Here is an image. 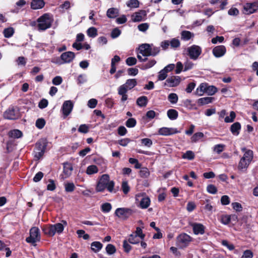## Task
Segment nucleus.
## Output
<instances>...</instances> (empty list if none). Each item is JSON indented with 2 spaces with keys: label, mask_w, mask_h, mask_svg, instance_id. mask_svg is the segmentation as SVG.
<instances>
[{
  "label": "nucleus",
  "mask_w": 258,
  "mask_h": 258,
  "mask_svg": "<svg viewBox=\"0 0 258 258\" xmlns=\"http://www.w3.org/2000/svg\"><path fill=\"white\" fill-rule=\"evenodd\" d=\"M133 213V210L130 208H119L116 209L115 214L116 216L123 219H127Z\"/></svg>",
  "instance_id": "obj_8"
},
{
  "label": "nucleus",
  "mask_w": 258,
  "mask_h": 258,
  "mask_svg": "<svg viewBox=\"0 0 258 258\" xmlns=\"http://www.w3.org/2000/svg\"><path fill=\"white\" fill-rule=\"evenodd\" d=\"M194 36V33L189 31L184 30L181 33V39L184 41H188Z\"/></svg>",
  "instance_id": "obj_25"
},
{
  "label": "nucleus",
  "mask_w": 258,
  "mask_h": 258,
  "mask_svg": "<svg viewBox=\"0 0 258 258\" xmlns=\"http://www.w3.org/2000/svg\"><path fill=\"white\" fill-rule=\"evenodd\" d=\"M221 221L224 225L228 224L230 222V217L228 215H224L221 216Z\"/></svg>",
  "instance_id": "obj_64"
},
{
  "label": "nucleus",
  "mask_w": 258,
  "mask_h": 258,
  "mask_svg": "<svg viewBox=\"0 0 258 258\" xmlns=\"http://www.w3.org/2000/svg\"><path fill=\"white\" fill-rule=\"evenodd\" d=\"M139 53L137 55L138 59L141 62L148 60L147 56H150V44L145 43L140 45Z\"/></svg>",
  "instance_id": "obj_4"
},
{
  "label": "nucleus",
  "mask_w": 258,
  "mask_h": 258,
  "mask_svg": "<svg viewBox=\"0 0 258 258\" xmlns=\"http://www.w3.org/2000/svg\"><path fill=\"white\" fill-rule=\"evenodd\" d=\"M121 188L122 189L123 192L124 194H127L129 192L130 187L127 181H122L121 184Z\"/></svg>",
  "instance_id": "obj_55"
},
{
  "label": "nucleus",
  "mask_w": 258,
  "mask_h": 258,
  "mask_svg": "<svg viewBox=\"0 0 258 258\" xmlns=\"http://www.w3.org/2000/svg\"><path fill=\"white\" fill-rule=\"evenodd\" d=\"M170 46L171 48L176 49L179 47L180 45V41L176 38H174L169 40Z\"/></svg>",
  "instance_id": "obj_39"
},
{
  "label": "nucleus",
  "mask_w": 258,
  "mask_h": 258,
  "mask_svg": "<svg viewBox=\"0 0 258 258\" xmlns=\"http://www.w3.org/2000/svg\"><path fill=\"white\" fill-rule=\"evenodd\" d=\"M112 208L111 205L109 203H105L103 204L101 207V210L103 213L109 212Z\"/></svg>",
  "instance_id": "obj_41"
},
{
  "label": "nucleus",
  "mask_w": 258,
  "mask_h": 258,
  "mask_svg": "<svg viewBox=\"0 0 258 258\" xmlns=\"http://www.w3.org/2000/svg\"><path fill=\"white\" fill-rule=\"evenodd\" d=\"M45 124V121L43 118H38L36 120L35 125L36 126L39 128L41 129L42 128Z\"/></svg>",
  "instance_id": "obj_53"
},
{
  "label": "nucleus",
  "mask_w": 258,
  "mask_h": 258,
  "mask_svg": "<svg viewBox=\"0 0 258 258\" xmlns=\"http://www.w3.org/2000/svg\"><path fill=\"white\" fill-rule=\"evenodd\" d=\"M74 107V103L71 100L65 101L61 107V111L64 118L67 117L72 112Z\"/></svg>",
  "instance_id": "obj_10"
},
{
  "label": "nucleus",
  "mask_w": 258,
  "mask_h": 258,
  "mask_svg": "<svg viewBox=\"0 0 258 258\" xmlns=\"http://www.w3.org/2000/svg\"><path fill=\"white\" fill-rule=\"evenodd\" d=\"M217 91V89L216 87L213 86H207L206 89V93H207L209 95H213Z\"/></svg>",
  "instance_id": "obj_54"
},
{
  "label": "nucleus",
  "mask_w": 258,
  "mask_h": 258,
  "mask_svg": "<svg viewBox=\"0 0 258 258\" xmlns=\"http://www.w3.org/2000/svg\"><path fill=\"white\" fill-rule=\"evenodd\" d=\"M46 147V143L45 141L41 140L37 142L36 144L35 149L37 150L45 152Z\"/></svg>",
  "instance_id": "obj_29"
},
{
  "label": "nucleus",
  "mask_w": 258,
  "mask_h": 258,
  "mask_svg": "<svg viewBox=\"0 0 258 258\" xmlns=\"http://www.w3.org/2000/svg\"><path fill=\"white\" fill-rule=\"evenodd\" d=\"M121 34V31L118 28L113 29L111 32V37L114 39L118 37Z\"/></svg>",
  "instance_id": "obj_59"
},
{
  "label": "nucleus",
  "mask_w": 258,
  "mask_h": 258,
  "mask_svg": "<svg viewBox=\"0 0 258 258\" xmlns=\"http://www.w3.org/2000/svg\"><path fill=\"white\" fill-rule=\"evenodd\" d=\"M183 159H187L189 160H191L195 158V154L191 151H187L182 156Z\"/></svg>",
  "instance_id": "obj_46"
},
{
  "label": "nucleus",
  "mask_w": 258,
  "mask_h": 258,
  "mask_svg": "<svg viewBox=\"0 0 258 258\" xmlns=\"http://www.w3.org/2000/svg\"><path fill=\"white\" fill-rule=\"evenodd\" d=\"M114 182L110 180L108 174H104L101 176L96 186V190L99 192L104 191L106 188L108 191H113Z\"/></svg>",
  "instance_id": "obj_1"
},
{
  "label": "nucleus",
  "mask_w": 258,
  "mask_h": 258,
  "mask_svg": "<svg viewBox=\"0 0 258 258\" xmlns=\"http://www.w3.org/2000/svg\"><path fill=\"white\" fill-rule=\"evenodd\" d=\"M207 88V84L206 83H202L197 88L196 94L198 96H202L204 93H206V89Z\"/></svg>",
  "instance_id": "obj_24"
},
{
  "label": "nucleus",
  "mask_w": 258,
  "mask_h": 258,
  "mask_svg": "<svg viewBox=\"0 0 258 258\" xmlns=\"http://www.w3.org/2000/svg\"><path fill=\"white\" fill-rule=\"evenodd\" d=\"M98 172V169L97 167L95 165H91L88 166L86 171L88 175H92L95 173H97Z\"/></svg>",
  "instance_id": "obj_36"
},
{
  "label": "nucleus",
  "mask_w": 258,
  "mask_h": 258,
  "mask_svg": "<svg viewBox=\"0 0 258 258\" xmlns=\"http://www.w3.org/2000/svg\"><path fill=\"white\" fill-rule=\"evenodd\" d=\"M187 55L193 60H197L202 53V48L198 45H192L186 49Z\"/></svg>",
  "instance_id": "obj_6"
},
{
  "label": "nucleus",
  "mask_w": 258,
  "mask_h": 258,
  "mask_svg": "<svg viewBox=\"0 0 258 258\" xmlns=\"http://www.w3.org/2000/svg\"><path fill=\"white\" fill-rule=\"evenodd\" d=\"M75 57V54L74 52L72 51H67L62 53L60 58L62 62H60V64L62 63H69L72 62Z\"/></svg>",
  "instance_id": "obj_13"
},
{
  "label": "nucleus",
  "mask_w": 258,
  "mask_h": 258,
  "mask_svg": "<svg viewBox=\"0 0 258 258\" xmlns=\"http://www.w3.org/2000/svg\"><path fill=\"white\" fill-rule=\"evenodd\" d=\"M141 143L142 145L148 148L151 147L153 145L152 141L149 138H144L141 140Z\"/></svg>",
  "instance_id": "obj_47"
},
{
  "label": "nucleus",
  "mask_w": 258,
  "mask_h": 258,
  "mask_svg": "<svg viewBox=\"0 0 258 258\" xmlns=\"http://www.w3.org/2000/svg\"><path fill=\"white\" fill-rule=\"evenodd\" d=\"M242 152H244L243 157L241 158L238 168L239 170L246 169L252 160L253 157V152L251 150H247L245 148L241 149Z\"/></svg>",
  "instance_id": "obj_2"
},
{
  "label": "nucleus",
  "mask_w": 258,
  "mask_h": 258,
  "mask_svg": "<svg viewBox=\"0 0 258 258\" xmlns=\"http://www.w3.org/2000/svg\"><path fill=\"white\" fill-rule=\"evenodd\" d=\"M147 13L145 10H140L135 13L132 16V20L134 22H140L144 20L146 16Z\"/></svg>",
  "instance_id": "obj_18"
},
{
  "label": "nucleus",
  "mask_w": 258,
  "mask_h": 258,
  "mask_svg": "<svg viewBox=\"0 0 258 258\" xmlns=\"http://www.w3.org/2000/svg\"><path fill=\"white\" fill-rule=\"evenodd\" d=\"M140 175L142 178H147L150 175L149 169L146 167H142L140 171Z\"/></svg>",
  "instance_id": "obj_44"
},
{
  "label": "nucleus",
  "mask_w": 258,
  "mask_h": 258,
  "mask_svg": "<svg viewBox=\"0 0 258 258\" xmlns=\"http://www.w3.org/2000/svg\"><path fill=\"white\" fill-rule=\"evenodd\" d=\"M64 187L67 192H71L74 190L75 186L73 182H69L64 184Z\"/></svg>",
  "instance_id": "obj_52"
},
{
  "label": "nucleus",
  "mask_w": 258,
  "mask_h": 258,
  "mask_svg": "<svg viewBox=\"0 0 258 258\" xmlns=\"http://www.w3.org/2000/svg\"><path fill=\"white\" fill-rule=\"evenodd\" d=\"M191 240V237L186 233H182L177 237V242L180 247H185Z\"/></svg>",
  "instance_id": "obj_9"
},
{
  "label": "nucleus",
  "mask_w": 258,
  "mask_h": 258,
  "mask_svg": "<svg viewBox=\"0 0 258 258\" xmlns=\"http://www.w3.org/2000/svg\"><path fill=\"white\" fill-rule=\"evenodd\" d=\"M8 135L10 138L18 139L22 136V133L19 130H13L10 131Z\"/></svg>",
  "instance_id": "obj_30"
},
{
  "label": "nucleus",
  "mask_w": 258,
  "mask_h": 258,
  "mask_svg": "<svg viewBox=\"0 0 258 258\" xmlns=\"http://www.w3.org/2000/svg\"><path fill=\"white\" fill-rule=\"evenodd\" d=\"M236 117L235 113L232 111L230 113L229 116H226L224 119V121L226 123H230L233 122Z\"/></svg>",
  "instance_id": "obj_50"
},
{
  "label": "nucleus",
  "mask_w": 258,
  "mask_h": 258,
  "mask_svg": "<svg viewBox=\"0 0 258 258\" xmlns=\"http://www.w3.org/2000/svg\"><path fill=\"white\" fill-rule=\"evenodd\" d=\"M126 5L130 8H137L139 6V2L138 0H130L127 2Z\"/></svg>",
  "instance_id": "obj_48"
},
{
  "label": "nucleus",
  "mask_w": 258,
  "mask_h": 258,
  "mask_svg": "<svg viewBox=\"0 0 258 258\" xmlns=\"http://www.w3.org/2000/svg\"><path fill=\"white\" fill-rule=\"evenodd\" d=\"M241 130V124L239 122L233 123L230 127V131L234 136H237Z\"/></svg>",
  "instance_id": "obj_20"
},
{
  "label": "nucleus",
  "mask_w": 258,
  "mask_h": 258,
  "mask_svg": "<svg viewBox=\"0 0 258 258\" xmlns=\"http://www.w3.org/2000/svg\"><path fill=\"white\" fill-rule=\"evenodd\" d=\"M169 101L172 104H175L177 102L178 97L175 93H170L168 96Z\"/></svg>",
  "instance_id": "obj_43"
},
{
  "label": "nucleus",
  "mask_w": 258,
  "mask_h": 258,
  "mask_svg": "<svg viewBox=\"0 0 258 258\" xmlns=\"http://www.w3.org/2000/svg\"><path fill=\"white\" fill-rule=\"evenodd\" d=\"M14 33V30L12 27L6 28L4 30V36L6 38H10L13 36Z\"/></svg>",
  "instance_id": "obj_42"
},
{
  "label": "nucleus",
  "mask_w": 258,
  "mask_h": 258,
  "mask_svg": "<svg viewBox=\"0 0 258 258\" xmlns=\"http://www.w3.org/2000/svg\"><path fill=\"white\" fill-rule=\"evenodd\" d=\"M106 15L109 18H115L118 15V10L114 8H110L107 11Z\"/></svg>",
  "instance_id": "obj_22"
},
{
  "label": "nucleus",
  "mask_w": 258,
  "mask_h": 258,
  "mask_svg": "<svg viewBox=\"0 0 258 258\" xmlns=\"http://www.w3.org/2000/svg\"><path fill=\"white\" fill-rule=\"evenodd\" d=\"M214 100V98L211 97H206L199 98L198 100L197 103L199 105H204L212 103Z\"/></svg>",
  "instance_id": "obj_23"
},
{
  "label": "nucleus",
  "mask_w": 258,
  "mask_h": 258,
  "mask_svg": "<svg viewBox=\"0 0 258 258\" xmlns=\"http://www.w3.org/2000/svg\"><path fill=\"white\" fill-rule=\"evenodd\" d=\"M137 85V81L136 79H127L126 81V82L120 86L119 87L121 88L123 87L126 89L127 91H128V90H131L134 88L136 85Z\"/></svg>",
  "instance_id": "obj_19"
},
{
  "label": "nucleus",
  "mask_w": 258,
  "mask_h": 258,
  "mask_svg": "<svg viewBox=\"0 0 258 258\" xmlns=\"http://www.w3.org/2000/svg\"><path fill=\"white\" fill-rule=\"evenodd\" d=\"M78 131L81 133L86 134L89 132V126L85 124H81L78 128Z\"/></svg>",
  "instance_id": "obj_60"
},
{
  "label": "nucleus",
  "mask_w": 258,
  "mask_h": 258,
  "mask_svg": "<svg viewBox=\"0 0 258 258\" xmlns=\"http://www.w3.org/2000/svg\"><path fill=\"white\" fill-rule=\"evenodd\" d=\"M52 225L53 228L54 234L56 233L60 234L62 233L64 230V226L62 223H58Z\"/></svg>",
  "instance_id": "obj_35"
},
{
  "label": "nucleus",
  "mask_w": 258,
  "mask_h": 258,
  "mask_svg": "<svg viewBox=\"0 0 258 258\" xmlns=\"http://www.w3.org/2000/svg\"><path fill=\"white\" fill-rule=\"evenodd\" d=\"M226 49L223 45H219L215 47L212 50L213 55L216 57L223 56L226 53Z\"/></svg>",
  "instance_id": "obj_17"
},
{
  "label": "nucleus",
  "mask_w": 258,
  "mask_h": 258,
  "mask_svg": "<svg viewBox=\"0 0 258 258\" xmlns=\"http://www.w3.org/2000/svg\"><path fill=\"white\" fill-rule=\"evenodd\" d=\"M140 239L137 235L132 234L129 236L127 240L131 244H136L140 242Z\"/></svg>",
  "instance_id": "obj_34"
},
{
  "label": "nucleus",
  "mask_w": 258,
  "mask_h": 258,
  "mask_svg": "<svg viewBox=\"0 0 258 258\" xmlns=\"http://www.w3.org/2000/svg\"><path fill=\"white\" fill-rule=\"evenodd\" d=\"M181 78L179 76H171L167 79L164 83V86L168 87H174L178 86L180 83Z\"/></svg>",
  "instance_id": "obj_12"
},
{
  "label": "nucleus",
  "mask_w": 258,
  "mask_h": 258,
  "mask_svg": "<svg viewBox=\"0 0 258 258\" xmlns=\"http://www.w3.org/2000/svg\"><path fill=\"white\" fill-rule=\"evenodd\" d=\"M63 174L61 176L62 178L64 179L69 177L71 175L73 168L72 165L68 162L64 163L63 164Z\"/></svg>",
  "instance_id": "obj_16"
},
{
  "label": "nucleus",
  "mask_w": 258,
  "mask_h": 258,
  "mask_svg": "<svg viewBox=\"0 0 258 258\" xmlns=\"http://www.w3.org/2000/svg\"><path fill=\"white\" fill-rule=\"evenodd\" d=\"M102 247V244L99 241H94L91 244V248L94 252L99 251Z\"/></svg>",
  "instance_id": "obj_27"
},
{
  "label": "nucleus",
  "mask_w": 258,
  "mask_h": 258,
  "mask_svg": "<svg viewBox=\"0 0 258 258\" xmlns=\"http://www.w3.org/2000/svg\"><path fill=\"white\" fill-rule=\"evenodd\" d=\"M160 51V48L159 47L154 46L153 44L150 45V56H155L157 55Z\"/></svg>",
  "instance_id": "obj_45"
},
{
  "label": "nucleus",
  "mask_w": 258,
  "mask_h": 258,
  "mask_svg": "<svg viewBox=\"0 0 258 258\" xmlns=\"http://www.w3.org/2000/svg\"><path fill=\"white\" fill-rule=\"evenodd\" d=\"M127 91L126 89L124 88V87L118 88V94L121 96V101L124 102L127 99V95L126 94Z\"/></svg>",
  "instance_id": "obj_28"
},
{
  "label": "nucleus",
  "mask_w": 258,
  "mask_h": 258,
  "mask_svg": "<svg viewBox=\"0 0 258 258\" xmlns=\"http://www.w3.org/2000/svg\"><path fill=\"white\" fill-rule=\"evenodd\" d=\"M137 59L134 57H129L126 59L125 62L128 66H132L136 64Z\"/></svg>",
  "instance_id": "obj_56"
},
{
  "label": "nucleus",
  "mask_w": 258,
  "mask_h": 258,
  "mask_svg": "<svg viewBox=\"0 0 258 258\" xmlns=\"http://www.w3.org/2000/svg\"><path fill=\"white\" fill-rule=\"evenodd\" d=\"M179 132L175 128H169L163 127L158 130V134L162 136H170L174 134H177Z\"/></svg>",
  "instance_id": "obj_15"
},
{
  "label": "nucleus",
  "mask_w": 258,
  "mask_h": 258,
  "mask_svg": "<svg viewBox=\"0 0 258 258\" xmlns=\"http://www.w3.org/2000/svg\"><path fill=\"white\" fill-rule=\"evenodd\" d=\"M156 63L154 59H150L146 64H142L141 69L142 70H147L153 67Z\"/></svg>",
  "instance_id": "obj_38"
},
{
  "label": "nucleus",
  "mask_w": 258,
  "mask_h": 258,
  "mask_svg": "<svg viewBox=\"0 0 258 258\" xmlns=\"http://www.w3.org/2000/svg\"><path fill=\"white\" fill-rule=\"evenodd\" d=\"M150 204V199L148 197L143 198L140 203V206L142 209L147 208L149 206Z\"/></svg>",
  "instance_id": "obj_31"
},
{
  "label": "nucleus",
  "mask_w": 258,
  "mask_h": 258,
  "mask_svg": "<svg viewBox=\"0 0 258 258\" xmlns=\"http://www.w3.org/2000/svg\"><path fill=\"white\" fill-rule=\"evenodd\" d=\"M167 76V73L164 69H162L159 72L158 79L159 81H163L165 80Z\"/></svg>",
  "instance_id": "obj_58"
},
{
  "label": "nucleus",
  "mask_w": 258,
  "mask_h": 258,
  "mask_svg": "<svg viewBox=\"0 0 258 258\" xmlns=\"http://www.w3.org/2000/svg\"><path fill=\"white\" fill-rule=\"evenodd\" d=\"M137 124L136 120L134 118H130L128 119L126 122L125 125L127 127H133L136 126Z\"/></svg>",
  "instance_id": "obj_51"
},
{
  "label": "nucleus",
  "mask_w": 258,
  "mask_h": 258,
  "mask_svg": "<svg viewBox=\"0 0 258 258\" xmlns=\"http://www.w3.org/2000/svg\"><path fill=\"white\" fill-rule=\"evenodd\" d=\"M207 190L210 194H215L217 192V188L213 184H209L207 187Z\"/></svg>",
  "instance_id": "obj_57"
},
{
  "label": "nucleus",
  "mask_w": 258,
  "mask_h": 258,
  "mask_svg": "<svg viewBox=\"0 0 258 258\" xmlns=\"http://www.w3.org/2000/svg\"><path fill=\"white\" fill-rule=\"evenodd\" d=\"M137 104L140 107H145L148 103V98L146 96H141L137 99Z\"/></svg>",
  "instance_id": "obj_33"
},
{
  "label": "nucleus",
  "mask_w": 258,
  "mask_h": 258,
  "mask_svg": "<svg viewBox=\"0 0 258 258\" xmlns=\"http://www.w3.org/2000/svg\"><path fill=\"white\" fill-rule=\"evenodd\" d=\"M42 230L45 234L49 236L52 237L55 235L52 225L44 227Z\"/></svg>",
  "instance_id": "obj_26"
},
{
  "label": "nucleus",
  "mask_w": 258,
  "mask_h": 258,
  "mask_svg": "<svg viewBox=\"0 0 258 258\" xmlns=\"http://www.w3.org/2000/svg\"><path fill=\"white\" fill-rule=\"evenodd\" d=\"M87 35L91 38H95L98 35L97 30L96 28L92 27L87 30Z\"/></svg>",
  "instance_id": "obj_37"
},
{
  "label": "nucleus",
  "mask_w": 258,
  "mask_h": 258,
  "mask_svg": "<svg viewBox=\"0 0 258 258\" xmlns=\"http://www.w3.org/2000/svg\"><path fill=\"white\" fill-rule=\"evenodd\" d=\"M48 182L49 183L47 185V189L50 191H53L56 188L54 181L52 179H49Z\"/></svg>",
  "instance_id": "obj_63"
},
{
  "label": "nucleus",
  "mask_w": 258,
  "mask_h": 258,
  "mask_svg": "<svg viewBox=\"0 0 258 258\" xmlns=\"http://www.w3.org/2000/svg\"><path fill=\"white\" fill-rule=\"evenodd\" d=\"M204 136V135L202 132H198L194 134L193 136L191 137V141L192 142L196 143L200 139H202Z\"/></svg>",
  "instance_id": "obj_40"
},
{
  "label": "nucleus",
  "mask_w": 258,
  "mask_h": 258,
  "mask_svg": "<svg viewBox=\"0 0 258 258\" xmlns=\"http://www.w3.org/2000/svg\"><path fill=\"white\" fill-rule=\"evenodd\" d=\"M29 233L30 236L26 239V241L28 243H34L40 241V233L38 227H32L30 230Z\"/></svg>",
  "instance_id": "obj_5"
},
{
  "label": "nucleus",
  "mask_w": 258,
  "mask_h": 258,
  "mask_svg": "<svg viewBox=\"0 0 258 258\" xmlns=\"http://www.w3.org/2000/svg\"><path fill=\"white\" fill-rule=\"evenodd\" d=\"M5 118L14 120L20 117L19 109L17 106H10L4 114Z\"/></svg>",
  "instance_id": "obj_7"
},
{
  "label": "nucleus",
  "mask_w": 258,
  "mask_h": 258,
  "mask_svg": "<svg viewBox=\"0 0 258 258\" xmlns=\"http://www.w3.org/2000/svg\"><path fill=\"white\" fill-rule=\"evenodd\" d=\"M106 251L108 254L111 255L115 252L116 251V248L115 247L111 244H108L107 245L106 247Z\"/></svg>",
  "instance_id": "obj_49"
},
{
  "label": "nucleus",
  "mask_w": 258,
  "mask_h": 258,
  "mask_svg": "<svg viewBox=\"0 0 258 258\" xmlns=\"http://www.w3.org/2000/svg\"><path fill=\"white\" fill-rule=\"evenodd\" d=\"M128 240H124L123 242V247L125 252H129L132 249V246L128 243Z\"/></svg>",
  "instance_id": "obj_62"
},
{
  "label": "nucleus",
  "mask_w": 258,
  "mask_h": 258,
  "mask_svg": "<svg viewBox=\"0 0 258 258\" xmlns=\"http://www.w3.org/2000/svg\"><path fill=\"white\" fill-rule=\"evenodd\" d=\"M167 115L170 120H175L178 117V112L174 109H170L167 111Z\"/></svg>",
  "instance_id": "obj_32"
},
{
  "label": "nucleus",
  "mask_w": 258,
  "mask_h": 258,
  "mask_svg": "<svg viewBox=\"0 0 258 258\" xmlns=\"http://www.w3.org/2000/svg\"><path fill=\"white\" fill-rule=\"evenodd\" d=\"M38 29L39 31H44L51 27L53 19L48 14H45L37 19Z\"/></svg>",
  "instance_id": "obj_3"
},
{
  "label": "nucleus",
  "mask_w": 258,
  "mask_h": 258,
  "mask_svg": "<svg viewBox=\"0 0 258 258\" xmlns=\"http://www.w3.org/2000/svg\"><path fill=\"white\" fill-rule=\"evenodd\" d=\"M183 71H186L191 69L194 67V63L190 60H187L184 63Z\"/></svg>",
  "instance_id": "obj_61"
},
{
  "label": "nucleus",
  "mask_w": 258,
  "mask_h": 258,
  "mask_svg": "<svg viewBox=\"0 0 258 258\" xmlns=\"http://www.w3.org/2000/svg\"><path fill=\"white\" fill-rule=\"evenodd\" d=\"M243 13L246 15H250L254 13L258 10V2L245 4L243 7Z\"/></svg>",
  "instance_id": "obj_11"
},
{
  "label": "nucleus",
  "mask_w": 258,
  "mask_h": 258,
  "mask_svg": "<svg viewBox=\"0 0 258 258\" xmlns=\"http://www.w3.org/2000/svg\"><path fill=\"white\" fill-rule=\"evenodd\" d=\"M192 227L193 232L196 235H203L205 233L206 227L202 224L199 223L192 222L190 223Z\"/></svg>",
  "instance_id": "obj_14"
},
{
  "label": "nucleus",
  "mask_w": 258,
  "mask_h": 258,
  "mask_svg": "<svg viewBox=\"0 0 258 258\" xmlns=\"http://www.w3.org/2000/svg\"><path fill=\"white\" fill-rule=\"evenodd\" d=\"M45 5L43 0H33L31 4V8L34 10L42 8Z\"/></svg>",
  "instance_id": "obj_21"
}]
</instances>
